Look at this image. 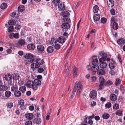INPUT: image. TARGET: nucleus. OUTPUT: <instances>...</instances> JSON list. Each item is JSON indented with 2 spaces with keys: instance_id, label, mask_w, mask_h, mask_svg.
Returning a JSON list of instances; mask_svg holds the SVG:
<instances>
[{
  "instance_id": "0e129e2a",
  "label": "nucleus",
  "mask_w": 125,
  "mask_h": 125,
  "mask_svg": "<svg viewBox=\"0 0 125 125\" xmlns=\"http://www.w3.org/2000/svg\"><path fill=\"white\" fill-rule=\"evenodd\" d=\"M21 27L19 25H16L15 28L17 30H19L21 28Z\"/></svg>"
},
{
  "instance_id": "6e6d98bb",
  "label": "nucleus",
  "mask_w": 125,
  "mask_h": 125,
  "mask_svg": "<svg viewBox=\"0 0 125 125\" xmlns=\"http://www.w3.org/2000/svg\"><path fill=\"white\" fill-rule=\"evenodd\" d=\"M54 47L55 49L59 50L60 48V45L59 44L56 43L54 45Z\"/></svg>"
},
{
  "instance_id": "4be33fe9",
  "label": "nucleus",
  "mask_w": 125,
  "mask_h": 125,
  "mask_svg": "<svg viewBox=\"0 0 125 125\" xmlns=\"http://www.w3.org/2000/svg\"><path fill=\"white\" fill-rule=\"evenodd\" d=\"M14 95L15 96L19 97L21 95V93L20 91L17 90L15 91Z\"/></svg>"
},
{
  "instance_id": "13d9d810",
  "label": "nucleus",
  "mask_w": 125,
  "mask_h": 125,
  "mask_svg": "<svg viewBox=\"0 0 125 125\" xmlns=\"http://www.w3.org/2000/svg\"><path fill=\"white\" fill-rule=\"evenodd\" d=\"M24 83V82L23 80L20 79L18 81V83L20 85H22Z\"/></svg>"
},
{
  "instance_id": "f3484780",
  "label": "nucleus",
  "mask_w": 125,
  "mask_h": 125,
  "mask_svg": "<svg viewBox=\"0 0 125 125\" xmlns=\"http://www.w3.org/2000/svg\"><path fill=\"white\" fill-rule=\"evenodd\" d=\"M42 121V120L40 118H36L33 121V122L37 124H40Z\"/></svg>"
},
{
  "instance_id": "c9c22d12",
  "label": "nucleus",
  "mask_w": 125,
  "mask_h": 125,
  "mask_svg": "<svg viewBox=\"0 0 125 125\" xmlns=\"http://www.w3.org/2000/svg\"><path fill=\"white\" fill-rule=\"evenodd\" d=\"M5 95L7 97H9L11 96V92L9 91H6L5 93Z\"/></svg>"
},
{
  "instance_id": "f704fd0d",
  "label": "nucleus",
  "mask_w": 125,
  "mask_h": 125,
  "mask_svg": "<svg viewBox=\"0 0 125 125\" xmlns=\"http://www.w3.org/2000/svg\"><path fill=\"white\" fill-rule=\"evenodd\" d=\"M7 7V5L6 3H3L0 6V8L1 9H6Z\"/></svg>"
},
{
  "instance_id": "5fc2aeb1",
  "label": "nucleus",
  "mask_w": 125,
  "mask_h": 125,
  "mask_svg": "<svg viewBox=\"0 0 125 125\" xmlns=\"http://www.w3.org/2000/svg\"><path fill=\"white\" fill-rule=\"evenodd\" d=\"M111 104L109 102L107 103L105 105V107L107 108H110L111 106Z\"/></svg>"
},
{
  "instance_id": "473e14b6",
  "label": "nucleus",
  "mask_w": 125,
  "mask_h": 125,
  "mask_svg": "<svg viewBox=\"0 0 125 125\" xmlns=\"http://www.w3.org/2000/svg\"><path fill=\"white\" fill-rule=\"evenodd\" d=\"M118 23L116 22L113 23V28L115 30H116L118 28Z\"/></svg>"
},
{
  "instance_id": "cd10ccee",
  "label": "nucleus",
  "mask_w": 125,
  "mask_h": 125,
  "mask_svg": "<svg viewBox=\"0 0 125 125\" xmlns=\"http://www.w3.org/2000/svg\"><path fill=\"white\" fill-rule=\"evenodd\" d=\"M99 10V7L97 5H96L94 6L93 8V11L94 13L97 12Z\"/></svg>"
},
{
  "instance_id": "dca6fc26",
  "label": "nucleus",
  "mask_w": 125,
  "mask_h": 125,
  "mask_svg": "<svg viewBox=\"0 0 125 125\" xmlns=\"http://www.w3.org/2000/svg\"><path fill=\"white\" fill-rule=\"evenodd\" d=\"M27 48L31 50H33L35 48V46L33 44L31 43L28 44L27 46Z\"/></svg>"
},
{
  "instance_id": "423d86ee",
  "label": "nucleus",
  "mask_w": 125,
  "mask_h": 125,
  "mask_svg": "<svg viewBox=\"0 0 125 125\" xmlns=\"http://www.w3.org/2000/svg\"><path fill=\"white\" fill-rule=\"evenodd\" d=\"M26 44V42L23 39L19 40L18 42L17 45L18 46H22L25 45Z\"/></svg>"
},
{
  "instance_id": "0eeeda50",
  "label": "nucleus",
  "mask_w": 125,
  "mask_h": 125,
  "mask_svg": "<svg viewBox=\"0 0 125 125\" xmlns=\"http://www.w3.org/2000/svg\"><path fill=\"white\" fill-rule=\"evenodd\" d=\"M37 48L38 51L41 53H43L44 50V47L41 45H38L37 47Z\"/></svg>"
},
{
  "instance_id": "9d476101",
  "label": "nucleus",
  "mask_w": 125,
  "mask_h": 125,
  "mask_svg": "<svg viewBox=\"0 0 125 125\" xmlns=\"http://www.w3.org/2000/svg\"><path fill=\"white\" fill-rule=\"evenodd\" d=\"M65 38L63 36H61L59 37L58 39V41L59 43H63L65 41Z\"/></svg>"
},
{
  "instance_id": "72a5a7b5",
  "label": "nucleus",
  "mask_w": 125,
  "mask_h": 125,
  "mask_svg": "<svg viewBox=\"0 0 125 125\" xmlns=\"http://www.w3.org/2000/svg\"><path fill=\"white\" fill-rule=\"evenodd\" d=\"M26 89V87L24 86H21L20 87L19 90L22 93H24L25 92Z\"/></svg>"
},
{
  "instance_id": "c85d7f7f",
  "label": "nucleus",
  "mask_w": 125,
  "mask_h": 125,
  "mask_svg": "<svg viewBox=\"0 0 125 125\" xmlns=\"http://www.w3.org/2000/svg\"><path fill=\"white\" fill-rule=\"evenodd\" d=\"M99 62L97 58H95L93 60L92 62V63L93 65H97V64Z\"/></svg>"
},
{
  "instance_id": "603ef678",
  "label": "nucleus",
  "mask_w": 125,
  "mask_h": 125,
  "mask_svg": "<svg viewBox=\"0 0 125 125\" xmlns=\"http://www.w3.org/2000/svg\"><path fill=\"white\" fill-rule=\"evenodd\" d=\"M7 105L8 107L11 108L13 106V103L12 102L9 103L7 104Z\"/></svg>"
},
{
  "instance_id": "c756f323",
  "label": "nucleus",
  "mask_w": 125,
  "mask_h": 125,
  "mask_svg": "<svg viewBox=\"0 0 125 125\" xmlns=\"http://www.w3.org/2000/svg\"><path fill=\"white\" fill-rule=\"evenodd\" d=\"M8 88L6 85H1L0 87V90L1 91H5Z\"/></svg>"
},
{
  "instance_id": "412c9836",
  "label": "nucleus",
  "mask_w": 125,
  "mask_h": 125,
  "mask_svg": "<svg viewBox=\"0 0 125 125\" xmlns=\"http://www.w3.org/2000/svg\"><path fill=\"white\" fill-rule=\"evenodd\" d=\"M107 66V63L104 62H101L100 65V68L103 69L105 68Z\"/></svg>"
},
{
  "instance_id": "58836bf2",
  "label": "nucleus",
  "mask_w": 125,
  "mask_h": 125,
  "mask_svg": "<svg viewBox=\"0 0 125 125\" xmlns=\"http://www.w3.org/2000/svg\"><path fill=\"white\" fill-rule=\"evenodd\" d=\"M10 25H13L16 23L15 21L13 20H10L8 22Z\"/></svg>"
},
{
  "instance_id": "6e6552de",
  "label": "nucleus",
  "mask_w": 125,
  "mask_h": 125,
  "mask_svg": "<svg viewBox=\"0 0 125 125\" xmlns=\"http://www.w3.org/2000/svg\"><path fill=\"white\" fill-rule=\"evenodd\" d=\"M97 92L95 90H93L91 92L90 94V97L92 98H95L96 96Z\"/></svg>"
},
{
  "instance_id": "6ab92c4d",
  "label": "nucleus",
  "mask_w": 125,
  "mask_h": 125,
  "mask_svg": "<svg viewBox=\"0 0 125 125\" xmlns=\"http://www.w3.org/2000/svg\"><path fill=\"white\" fill-rule=\"evenodd\" d=\"M58 7L59 10L63 11L65 9V7L64 4L61 3L60 5H58Z\"/></svg>"
},
{
  "instance_id": "c03bdc74",
  "label": "nucleus",
  "mask_w": 125,
  "mask_h": 125,
  "mask_svg": "<svg viewBox=\"0 0 125 125\" xmlns=\"http://www.w3.org/2000/svg\"><path fill=\"white\" fill-rule=\"evenodd\" d=\"M113 83L110 80L107 81L105 83V84L106 85L110 86Z\"/></svg>"
},
{
  "instance_id": "2eb2a0df",
  "label": "nucleus",
  "mask_w": 125,
  "mask_h": 125,
  "mask_svg": "<svg viewBox=\"0 0 125 125\" xmlns=\"http://www.w3.org/2000/svg\"><path fill=\"white\" fill-rule=\"evenodd\" d=\"M93 67L91 68V70L92 72H97L99 69V67L98 65H94Z\"/></svg>"
},
{
  "instance_id": "8fccbe9b",
  "label": "nucleus",
  "mask_w": 125,
  "mask_h": 125,
  "mask_svg": "<svg viewBox=\"0 0 125 125\" xmlns=\"http://www.w3.org/2000/svg\"><path fill=\"white\" fill-rule=\"evenodd\" d=\"M14 28L13 26L10 27L8 30V31L9 32H10L14 31Z\"/></svg>"
},
{
  "instance_id": "bf43d9fd",
  "label": "nucleus",
  "mask_w": 125,
  "mask_h": 125,
  "mask_svg": "<svg viewBox=\"0 0 125 125\" xmlns=\"http://www.w3.org/2000/svg\"><path fill=\"white\" fill-rule=\"evenodd\" d=\"M43 71L44 69L42 68H40L38 69V71L39 73H42L43 72Z\"/></svg>"
},
{
  "instance_id": "f03ea898",
  "label": "nucleus",
  "mask_w": 125,
  "mask_h": 125,
  "mask_svg": "<svg viewBox=\"0 0 125 125\" xmlns=\"http://www.w3.org/2000/svg\"><path fill=\"white\" fill-rule=\"evenodd\" d=\"M26 86L28 87L32 88L34 90H37L38 88L37 86L35 85L33 82L30 80L27 82Z\"/></svg>"
},
{
  "instance_id": "9b49d317",
  "label": "nucleus",
  "mask_w": 125,
  "mask_h": 125,
  "mask_svg": "<svg viewBox=\"0 0 125 125\" xmlns=\"http://www.w3.org/2000/svg\"><path fill=\"white\" fill-rule=\"evenodd\" d=\"M97 74L99 75H104L105 73V70L103 69L98 70L97 71Z\"/></svg>"
},
{
  "instance_id": "a19ab883",
  "label": "nucleus",
  "mask_w": 125,
  "mask_h": 125,
  "mask_svg": "<svg viewBox=\"0 0 125 125\" xmlns=\"http://www.w3.org/2000/svg\"><path fill=\"white\" fill-rule=\"evenodd\" d=\"M52 2L53 3L54 5H58V4L60 2V0H53L52 1Z\"/></svg>"
},
{
  "instance_id": "f8f14e48",
  "label": "nucleus",
  "mask_w": 125,
  "mask_h": 125,
  "mask_svg": "<svg viewBox=\"0 0 125 125\" xmlns=\"http://www.w3.org/2000/svg\"><path fill=\"white\" fill-rule=\"evenodd\" d=\"M110 98L111 100L113 101H115L117 99V96L114 94H110Z\"/></svg>"
},
{
  "instance_id": "69168bd1",
  "label": "nucleus",
  "mask_w": 125,
  "mask_h": 125,
  "mask_svg": "<svg viewBox=\"0 0 125 125\" xmlns=\"http://www.w3.org/2000/svg\"><path fill=\"white\" fill-rule=\"evenodd\" d=\"M115 19L114 18L112 17L111 19V24L114 23H116L115 22Z\"/></svg>"
},
{
  "instance_id": "20e7f679",
  "label": "nucleus",
  "mask_w": 125,
  "mask_h": 125,
  "mask_svg": "<svg viewBox=\"0 0 125 125\" xmlns=\"http://www.w3.org/2000/svg\"><path fill=\"white\" fill-rule=\"evenodd\" d=\"M19 34L18 33H11L9 35L10 38L11 39L14 38L15 39H18L19 37Z\"/></svg>"
},
{
  "instance_id": "7ed1b4c3",
  "label": "nucleus",
  "mask_w": 125,
  "mask_h": 125,
  "mask_svg": "<svg viewBox=\"0 0 125 125\" xmlns=\"http://www.w3.org/2000/svg\"><path fill=\"white\" fill-rule=\"evenodd\" d=\"M4 78L6 81H8V84L10 85L12 84V78L11 75L9 74L6 75H5Z\"/></svg>"
},
{
  "instance_id": "680f3d73",
  "label": "nucleus",
  "mask_w": 125,
  "mask_h": 125,
  "mask_svg": "<svg viewBox=\"0 0 125 125\" xmlns=\"http://www.w3.org/2000/svg\"><path fill=\"white\" fill-rule=\"evenodd\" d=\"M102 117H109L110 115L108 113H105L102 115Z\"/></svg>"
},
{
  "instance_id": "774afa93",
  "label": "nucleus",
  "mask_w": 125,
  "mask_h": 125,
  "mask_svg": "<svg viewBox=\"0 0 125 125\" xmlns=\"http://www.w3.org/2000/svg\"><path fill=\"white\" fill-rule=\"evenodd\" d=\"M29 108L30 110L32 111L34 110V107L32 105H31L29 106Z\"/></svg>"
},
{
  "instance_id": "f257e3e1",
  "label": "nucleus",
  "mask_w": 125,
  "mask_h": 125,
  "mask_svg": "<svg viewBox=\"0 0 125 125\" xmlns=\"http://www.w3.org/2000/svg\"><path fill=\"white\" fill-rule=\"evenodd\" d=\"M83 88V86L80 83H79L78 81H77L75 84L73 91L71 95V97L73 98L74 96L76 90H77V93L78 95V97H79L80 93L81 92Z\"/></svg>"
},
{
  "instance_id": "864d4df0",
  "label": "nucleus",
  "mask_w": 125,
  "mask_h": 125,
  "mask_svg": "<svg viewBox=\"0 0 125 125\" xmlns=\"http://www.w3.org/2000/svg\"><path fill=\"white\" fill-rule=\"evenodd\" d=\"M106 21L107 20L106 18L103 17L101 19V22L103 23H104L106 22Z\"/></svg>"
},
{
  "instance_id": "052dcab7",
  "label": "nucleus",
  "mask_w": 125,
  "mask_h": 125,
  "mask_svg": "<svg viewBox=\"0 0 125 125\" xmlns=\"http://www.w3.org/2000/svg\"><path fill=\"white\" fill-rule=\"evenodd\" d=\"M32 122L31 121H28L26 122L25 125H32Z\"/></svg>"
},
{
  "instance_id": "a878e982",
  "label": "nucleus",
  "mask_w": 125,
  "mask_h": 125,
  "mask_svg": "<svg viewBox=\"0 0 125 125\" xmlns=\"http://www.w3.org/2000/svg\"><path fill=\"white\" fill-rule=\"evenodd\" d=\"M34 84H35L36 85H39L41 84V81L38 79H35L34 81Z\"/></svg>"
},
{
  "instance_id": "a18cd8bd",
  "label": "nucleus",
  "mask_w": 125,
  "mask_h": 125,
  "mask_svg": "<svg viewBox=\"0 0 125 125\" xmlns=\"http://www.w3.org/2000/svg\"><path fill=\"white\" fill-rule=\"evenodd\" d=\"M119 108V105L117 104H115L114 105L113 108L114 109L117 110Z\"/></svg>"
},
{
  "instance_id": "de8ad7c7",
  "label": "nucleus",
  "mask_w": 125,
  "mask_h": 125,
  "mask_svg": "<svg viewBox=\"0 0 125 125\" xmlns=\"http://www.w3.org/2000/svg\"><path fill=\"white\" fill-rule=\"evenodd\" d=\"M99 81L100 83H103L104 82V79L103 76L100 77L99 78Z\"/></svg>"
},
{
  "instance_id": "2f4dec72",
  "label": "nucleus",
  "mask_w": 125,
  "mask_h": 125,
  "mask_svg": "<svg viewBox=\"0 0 125 125\" xmlns=\"http://www.w3.org/2000/svg\"><path fill=\"white\" fill-rule=\"evenodd\" d=\"M53 51V47L51 46L48 47L47 49V51L49 53H51Z\"/></svg>"
},
{
  "instance_id": "393cba45",
  "label": "nucleus",
  "mask_w": 125,
  "mask_h": 125,
  "mask_svg": "<svg viewBox=\"0 0 125 125\" xmlns=\"http://www.w3.org/2000/svg\"><path fill=\"white\" fill-rule=\"evenodd\" d=\"M95 21H98L99 20L100 15L99 14H96L93 17Z\"/></svg>"
},
{
  "instance_id": "4c0bfd02",
  "label": "nucleus",
  "mask_w": 125,
  "mask_h": 125,
  "mask_svg": "<svg viewBox=\"0 0 125 125\" xmlns=\"http://www.w3.org/2000/svg\"><path fill=\"white\" fill-rule=\"evenodd\" d=\"M99 55L102 56V57L105 58L106 59V57L107 56V54L105 53H102L101 52H99Z\"/></svg>"
},
{
  "instance_id": "4468645a",
  "label": "nucleus",
  "mask_w": 125,
  "mask_h": 125,
  "mask_svg": "<svg viewBox=\"0 0 125 125\" xmlns=\"http://www.w3.org/2000/svg\"><path fill=\"white\" fill-rule=\"evenodd\" d=\"M40 66L39 64L36 62V63H33L31 64V67L32 69H35L36 68H38Z\"/></svg>"
},
{
  "instance_id": "09e8293b",
  "label": "nucleus",
  "mask_w": 125,
  "mask_h": 125,
  "mask_svg": "<svg viewBox=\"0 0 125 125\" xmlns=\"http://www.w3.org/2000/svg\"><path fill=\"white\" fill-rule=\"evenodd\" d=\"M26 117H33V115L32 113H28L26 114L25 115Z\"/></svg>"
},
{
  "instance_id": "b1692460",
  "label": "nucleus",
  "mask_w": 125,
  "mask_h": 125,
  "mask_svg": "<svg viewBox=\"0 0 125 125\" xmlns=\"http://www.w3.org/2000/svg\"><path fill=\"white\" fill-rule=\"evenodd\" d=\"M18 9L19 11L22 12L25 10V7L22 5H21L18 7Z\"/></svg>"
},
{
  "instance_id": "ddd939ff",
  "label": "nucleus",
  "mask_w": 125,
  "mask_h": 125,
  "mask_svg": "<svg viewBox=\"0 0 125 125\" xmlns=\"http://www.w3.org/2000/svg\"><path fill=\"white\" fill-rule=\"evenodd\" d=\"M62 27L63 29H68L70 28V26L69 24L68 23H64L62 24Z\"/></svg>"
},
{
  "instance_id": "49530a36",
  "label": "nucleus",
  "mask_w": 125,
  "mask_h": 125,
  "mask_svg": "<svg viewBox=\"0 0 125 125\" xmlns=\"http://www.w3.org/2000/svg\"><path fill=\"white\" fill-rule=\"evenodd\" d=\"M122 113V111L121 110H118L117 111L115 114L118 115L120 116L121 115Z\"/></svg>"
},
{
  "instance_id": "a211bd4d",
  "label": "nucleus",
  "mask_w": 125,
  "mask_h": 125,
  "mask_svg": "<svg viewBox=\"0 0 125 125\" xmlns=\"http://www.w3.org/2000/svg\"><path fill=\"white\" fill-rule=\"evenodd\" d=\"M36 62L38 64L40 65H42L44 63V61L43 59L39 58L36 59Z\"/></svg>"
},
{
  "instance_id": "1a4fd4ad",
  "label": "nucleus",
  "mask_w": 125,
  "mask_h": 125,
  "mask_svg": "<svg viewBox=\"0 0 125 125\" xmlns=\"http://www.w3.org/2000/svg\"><path fill=\"white\" fill-rule=\"evenodd\" d=\"M107 4L109 7H113L114 5V2L113 0H109L107 2Z\"/></svg>"
},
{
  "instance_id": "bb28decb",
  "label": "nucleus",
  "mask_w": 125,
  "mask_h": 125,
  "mask_svg": "<svg viewBox=\"0 0 125 125\" xmlns=\"http://www.w3.org/2000/svg\"><path fill=\"white\" fill-rule=\"evenodd\" d=\"M51 44L52 45H54L57 42L56 40L54 38H53L51 39V40L50 41Z\"/></svg>"
},
{
  "instance_id": "5701e85b",
  "label": "nucleus",
  "mask_w": 125,
  "mask_h": 125,
  "mask_svg": "<svg viewBox=\"0 0 125 125\" xmlns=\"http://www.w3.org/2000/svg\"><path fill=\"white\" fill-rule=\"evenodd\" d=\"M125 42V40L123 38H121L118 40L117 41V43L119 45H121Z\"/></svg>"
},
{
  "instance_id": "79ce46f5",
  "label": "nucleus",
  "mask_w": 125,
  "mask_h": 125,
  "mask_svg": "<svg viewBox=\"0 0 125 125\" xmlns=\"http://www.w3.org/2000/svg\"><path fill=\"white\" fill-rule=\"evenodd\" d=\"M69 64L68 63V62H67L66 64V68H67V69L66 70V71L65 72L66 74H69L70 72V70L69 69H68V66Z\"/></svg>"
},
{
  "instance_id": "e2e57ef3",
  "label": "nucleus",
  "mask_w": 125,
  "mask_h": 125,
  "mask_svg": "<svg viewBox=\"0 0 125 125\" xmlns=\"http://www.w3.org/2000/svg\"><path fill=\"white\" fill-rule=\"evenodd\" d=\"M106 60V59L105 58L102 57L99 59V61L100 62H103V61H105Z\"/></svg>"
},
{
  "instance_id": "7c9ffc66",
  "label": "nucleus",
  "mask_w": 125,
  "mask_h": 125,
  "mask_svg": "<svg viewBox=\"0 0 125 125\" xmlns=\"http://www.w3.org/2000/svg\"><path fill=\"white\" fill-rule=\"evenodd\" d=\"M25 57L28 58V59H31L33 57V54L30 53H27L25 56Z\"/></svg>"
},
{
  "instance_id": "3c124183",
  "label": "nucleus",
  "mask_w": 125,
  "mask_h": 125,
  "mask_svg": "<svg viewBox=\"0 0 125 125\" xmlns=\"http://www.w3.org/2000/svg\"><path fill=\"white\" fill-rule=\"evenodd\" d=\"M69 15V13L68 11H66L64 12L63 16L64 17H68Z\"/></svg>"
},
{
  "instance_id": "4d7b16f0",
  "label": "nucleus",
  "mask_w": 125,
  "mask_h": 125,
  "mask_svg": "<svg viewBox=\"0 0 125 125\" xmlns=\"http://www.w3.org/2000/svg\"><path fill=\"white\" fill-rule=\"evenodd\" d=\"M111 14L112 15H114L115 14V10L114 9H112L110 10Z\"/></svg>"
},
{
  "instance_id": "39448f33",
  "label": "nucleus",
  "mask_w": 125,
  "mask_h": 125,
  "mask_svg": "<svg viewBox=\"0 0 125 125\" xmlns=\"http://www.w3.org/2000/svg\"><path fill=\"white\" fill-rule=\"evenodd\" d=\"M85 118L84 119V121L86 124H88L90 125H92L93 123V121L90 118Z\"/></svg>"
},
{
  "instance_id": "338daca9",
  "label": "nucleus",
  "mask_w": 125,
  "mask_h": 125,
  "mask_svg": "<svg viewBox=\"0 0 125 125\" xmlns=\"http://www.w3.org/2000/svg\"><path fill=\"white\" fill-rule=\"evenodd\" d=\"M77 68L74 67L73 69V74L75 75L77 74Z\"/></svg>"
},
{
  "instance_id": "aec40b11",
  "label": "nucleus",
  "mask_w": 125,
  "mask_h": 125,
  "mask_svg": "<svg viewBox=\"0 0 125 125\" xmlns=\"http://www.w3.org/2000/svg\"><path fill=\"white\" fill-rule=\"evenodd\" d=\"M113 63L112 62L110 63L109 64V68L111 69H113L115 68V61H113Z\"/></svg>"
},
{
  "instance_id": "e433bc0d",
  "label": "nucleus",
  "mask_w": 125,
  "mask_h": 125,
  "mask_svg": "<svg viewBox=\"0 0 125 125\" xmlns=\"http://www.w3.org/2000/svg\"><path fill=\"white\" fill-rule=\"evenodd\" d=\"M11 91H16L18 89V87L16 85H14L11 86Z\"/></svg>"
},
{
  "instance_id": "37998d69",
  "label": "nucleus",
  "mask_w": 125,
  "mask_h": 125,
  "mask_svg": "<svg viewBox=\"0 0 125 125\" xmlns=\"http://www.w3.org/2000/svg\"><path fill=\"white\" fill-rule=\"evenodd\" d=\"M24 104V102L23 100H21L18 101V104L20 106L23 105Z\"/></svg>"
},
{
  "instance_id": "ea45409f",
  "label": "nucleus",
  "mask_w": 125,
  "mask_h": 125,
  "mask_svg": "<svg viewBox=\"0 0 125 125\" xmlns=\"http://www.w3.org/2000/svg\"><path fill=\"white\" fill-rule=\"evenodd\" d=\"M120 83L121 80L119 78H117L116 79L115 82V84L117 86L119 85Z\"/></svg>"
}]
</instances>
